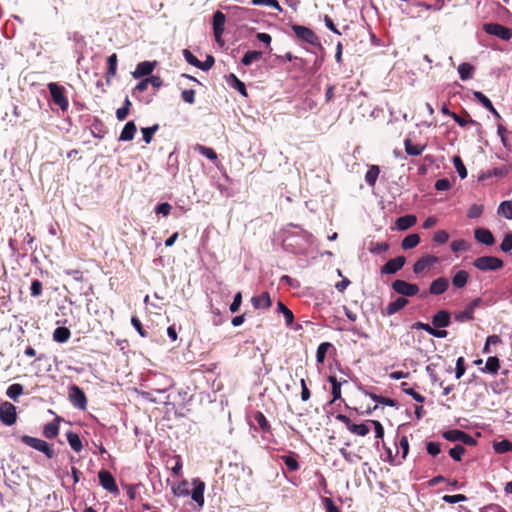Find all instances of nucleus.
<instances>
[{"instance_id":"nucleus-1","label":"nucleus","mask_w":512,"mask_h":512,"mask_svg":"<svg viewBox=\"0 0 512 512\" xmlns=\"http://www.w3.org/2000/svg\"><path fill=\"white\" fill-rule=\"evenodd\" d=\"M20 440L25 445L42 452L48 459H52L55 456V452L52 446L42 439L28 435H22Z\"/></svg>"},{"instance_id":"nucleus-2","label":"nucleus","mask_w":512,"mask_h":512,"mask_svg":"<svg viewBox=\"0 0 512 512\" xmlns=\"http://www.w3.org/2000/svg\"><path fill=\"white\" fill-rule=\"evenodd\" d=\"M51 99L55 105H57L62 111H67L69 107V101L66 96V90L63 86L50 82L47 85Z\"/></svg>"},{"instance_id":"nucleus-3","label":"nucleus","mask_w":512,"mask_h":512,"mask_svg":"<svg viewBox=\"0 0 512 512\" xmlns=\"http://www.w3.org/2000/svg\"><path fill=\"white\" fill-rule=\"evenodd\" d=\"M473 266L480 271H495L501 269L504 262L495 256H481L474 260Z\"/></svg>"},{"instance_id":"nucleus-4","label":"nucleus","mask_w":512,"mask_h":512,"mask_svg":"<svg viewBox=\"0 0 512 512\" xmlns=\"http://www.w3.org/2000/svg\"><path fill=\"white\" fill-rule=\"evenodd\" d=\"M291 29L299 40L314 46H320L319 37L312 29L298 24L291 25Z\"/></svg>"},{"instance_id":"nucleus-5","label":"nucleus","mask_w":512,"mask_h":512,"mask_svg":"<svg viewBox=\"0 0 512 512\" xmlns=\"http://www.w3.org/2000/svg\"><path fill=\"white\" fill-rule=\"evenodd\" d=\"M69 401L78 409L85 410L87 398L84 391L77 385H71L68 391Z\"/></svg>"},{"instance_id":"nucleus-6","label":"nucleus","mask_w":512,"mask_h":512,"mask_svg":"<svg viewBox=\"0 0 512 512\" xmlns=\"http://www.w3.org/2000/svg\"><path fill=\"white\" fill-rule=\"evenodd\" d=\"M392 289L405 297H413L418 294L419 287L417 284L408 283L405 280L397 279L392 283Z\"/></svg>"},{"instance_id":"nucleus-7","label":"nucleus","mask_w":512,"mask_h":512,"mask_svg":"<svg viewBox=\"0 0 512 512\" xmlns=\"http://www.w3.org/2000/svg\"><path fill=\"white\" fill-rule=\"evenodd\" d=\"M442 436L451 442L459 441L469 446L476 444V440L471 435L459 429L445 431Z\"/></svg>"},{"instance_id":"nucleus-8","label":"nucleus","mask_w":512,"mask_h":512,"mask_svg":"<svg viewBox=\"0 0 512 512\" xmlns=\"http://www.w3.org/2000/svg\"><path fill=\"white\" fill-rule=\"evenodd\" d=\"M487 34L497 36L502 40H510L512 38V28L505 27L498 23H487L483 26Z\"/></svg>"},{"instance_id":"nucleus-9","label":"nucleus","mask_w":512,"mask_h":512,"mask_svg":"<svg viewBox=\"0 0 512 512\" xmlns=\"http://www.w3.org/2000/svg\"><path fill=\"white\" fill-rule=\"evenodd\" d=\"M0 420L6 426L16 423L17 412L16 407L12 403L5 401L0 405Z\"/></svg>"},{"instance_id":"nucleus-10","label":"nucleus","mask_w":512,"mask_h":512,"mask_svg":"<svg viewBox=\"0 0 512 512\" xmlns=\"http://www.w3.org/2000/svg\"><path fill=\"white\" fill-rule=\"evenodd\" d=\"M225 22H226V16L223 12L216 11L213 14V23H212L213 24V33H214L215 41L220 45L224 44L222 35L224 32Z\"/></svg>"},{"instance_id":"nucleus-11","label":"nucleus","mask_w":512,"mask_h":512,"mask_svg":"<svg viewBox=\"0 0 512 512\" xmlns=\"http://www.w3.org/2000/svg\"><path fill=\"white\" fill-rule=\"evenodd\" d=\"M439 262V258L433 255H425L419 258L413 265V272L421 274Z\"/></svg>"},{"instance_id":"nucleus-12","label":"nucleus","mask_w":512,"mask_h":512,"mask_svg":"<svg viewBox=\"0 0 512 512\" xmlns=\"http://www.w3.org/2000/svg\"><path fill=\"white\" fill-rule=\"evenodd\" d=\"M481 303L480 298H476L472 300L463 311H460L455 314V320L458 322H466L474 319V311L477 307H479Z\"/></svg>"},{"instance_id":"nucleus-13","label":"nucleus","mask_w":512,"mask_h":512,"mask_svg":"<svg viewBox=\"0 0 512 512\" xmlns=\"http://www.w3.org/2000/svg\"><path fill=\"white\" fill-rule=\"evenodd\" d=\"M101 486L110 493H118L119 489L113 475L107 470H101L98 473Z\"/></svg>"},{"instance_id":"nucleus-14","label":"nucleus","mask_w":512,"mask_h":512,"mask_svg":"<svg viewBox=\"0 0 512 512\" xmlns=\"http://www.w3.org/2000/svg\"><path fill=\"white\" fill-rule=\"evenodd\" d=\"M405 262L406 258L404 256H397L393 259H390L381 267V273L395 274L404 266Z\"/></svg>"},{"instance_id":"nucleus-15","label":"nucleus","mask_w":512,"mask_h":512,"mask_svg":"<svg viewBox=\"0 0 512 512\" xmlns=\"http://www.w3.org/2000/svg\"><path fill=\"white\" fill-rule=\"evenodd\" d=\"M409 301L404 297H398L395 301L390 302L385 309L382 310L383 316H392L403 309Z\"/></svg>"},{"instance_id":"nucleus-16","label":"nucleus","mask_w":512,"mask_h":512,"mask_svg":"<svg viewBox=\"0 0 512 512\" xmlns=\"http://www.w3.org/2000/svg\"><path fill=\"white\" fill-rule=\"evenodd\" d=\"M252 306L255 309H269L272 305V300L268 292H262L260 295L251 298Z\"/></svg>"},{"instance_id":"nucleus-17","label":"nucleus","mask_w":512,"mask_h":512,"mask_svg":"<svg viewBox=\"0 0 512 512\" xmlns=\"http://www.w3.org/2000/svg\"><path fill=\"white\" fill-rule=\"evenodd\" d=\"M448 287V279L445 277H439L431 282L429 293L432 295H441L447 291Z\"/></svg>"},{"instance_id":"nucleus-18","label":"nucleus","mask_w":512,"mask_h":512,"mask_svg":"<svg viewBox=\"0 0 512 512\" xmlns=\"http://www.w3.org/2000/svg\"><path fill=\"white\" fill-rule=\"evenodd\" d=\"M156 61H143V62H140L137 66H136V69L135 71L133 72V77L134 78H141V77H144V76H149L155 66H156Z\"/></svg>"},{"instance_id":"nucleus-19","label":"nucleus","mask_w":512,"mask_h":512,"mask_svg":"<svg viewBox=\"0 0 512 512\" xmlns=\"http://www.w3.org/2000/svg\"><path fill=\"white\" fill-rule=\"evenodd\" d=\"M475 239L487 246H491L495 243V238L490 230L486 228H477L474 231Z\"/></svg>"},{"instance_id":"nucleus-20","label":"nucleus","mask_w":512,"mask_h":512,"mask_svg":"<svg viewBox=\"0 0 512 512\" xmlns=\"http://www.w3.org/2000/svg\"><path fill=\"white\" fill-rule=\"evenodd\" d=\"M432 324L436 328H445L450 325V313L447 310L438 311L432 318Z\"/></svg>"},{"instance_id":"nucleus-21","label":"nucleus","mask_w":512,"mask_h":512,"mask_svg":"<svg viewBox=\"0 0 512 512\" xmlns=\"http://www.w3.org/2000/svg\"><path fill=\"white\" fill-rule=\"evenodd\" d=\"M405 152L409 156H419L423 153L426 148V144H414L411 139L406 138L404 140Z\"/></svg>"},{"instance_id":"nucleus-22","label":"nucleus","mask_w":512,"mask_h":512,"mask_svg":"<svg viewBox=\"0 0 512 512\" xmlns=\"http://www.w3.org/2000/svg\"><path fill=\"white\" fill-rule=\"evenodd\" d=\"M469 280V273L466 270H458L452 277V285L456 289L466 286Z\"/></svg>"},{"instance_id":"nucleus-23","label":"nucleus","mask_w":512,"mask_h":512,"mask_svg":"<svg viewBox=\"0 0 512 512\" xmlns=\"http://www.w3.org/2000/svg\"><path fill=\"white\" fill-rule=\"evenodd\" d=\"M500 369V360L496 356H490L486 360L485 367L481 368V372L496 375Z\"/></svg>"},{"instance_id":"nucleus-24","label":"nucleus","mask_w":512,"mask_h":512,"mask_svg":"<svg viewBox=\"0 0 512 512\" xmlns=\"http://www.w3.org/2000/svg\"><path fill=\"white\" fill-rule=\"evenodd\" d=\"M279 458L284 462V464L286 465L287 469L290 472H295L300 467L297 460V454H295L294 452H289V454L281 455Z\"/></svg>"},{"instance_id":"nucleus-25","label":"nucleus","mask_w":512,"mask_h":512,"mask_svg":"<svg viewBox=\"0 0 512 512\" xmlns=\"http://www.w3.org/2000/svg\"><path fill=\"white\" fill-rule=\"evenodd\" d=\"M253 419L257 423L259 429L264 433H271V425L265 415L261 411L253 413Z\"/></svg>"},{"instance_id":"nucleus-26","label":"nucleus","mask_w":512,"mask_h":512,"mask_svg":"<svg viewBox=\"0 0 512 512\" xmlns=\"http://www.w3.org/2000/svg\"><path fill=\"white\" fill-rule=\"evenodd\" d=\"M416 222L417 218L415 215H404L396 220V227L399 230L404 231L415 225Z\"/></svg>"},{"instance_id":"nucleus-27","label":"nucleus","mask_w":512,"mask_h":512,"mask_svg":"<svg viewBox=\"0 0 512 512\" xmlns=\"http://www.w3.org/2000/svg\"><path fill=\"white\" fill-rule=\"evenodd\" d=\"M137 131V127L133 121H129L125 124L123 130L120 133V141H131Z\"/></svg>"},{"instance_id":"nucleus-28","label":"nucleus","mask_w":512,"mask_h":512,"mask_svg":"<svg viewBox=\"0 0 512 512\" xmlns=\"http://www.w3.org/2000/svg\"><path fill=\"white\" fill-rule=\"evenodd\" d=\"M107 64L106 81L110 84V79L117 73L118 57L116 53H113L108 57Z\"/></svg>"},{"instance_id":"nucleus-29","label":"nucleus","mask_w":512,"mask_h":512,"mask_svg":"<svg viewBox=\"0 0 512 512\" xmlns=\"http://www.w3.org/2000/svg\"><path fill=\"white\" fill-rule=\"evenodd\" d=\"M328 381L331 383L332 389V402H335L336 400L341 399V385L342 382H339L334 375L328 376ZM343 383H347V380H343Z\"/></svg>"},{"instance_id":"nucleus-30","label":"nucleus","mask_w":512,"mask_h":512,"mask_svg":"<svg viewBox=\"0 0 512 512\" xmlns=\"http://www.w3.org/2000/svg\"><path fill=\"white\" fill-rule=\"evenodd\" d=\"M59 434V423L58 419L49 422L43 427V435L48 439H53Z\"/></svg>"},{"instance_id":"nucleus-31","label":"nucleus","mask_w":512,"mask_h":512,"mask_svg":"<svg viewBox=\"0 0 512 512\" xmlns=\"http://www.w3.org/2000/svg\"><path fill=\"white\" fill-rule=\"evenodd\" d=\"M71 337V332L66 327H57L53 332V340L58 343H65Z\"/></svg>"},{"instance_id":"nucleus-32","label":"nucleus","mask_w":512,"mask_h":512,"mask_svg":"<svg viewBox=\"0 0 512 512\" xmlns=\"http://www.w3.org/2000/svg\"><path fill=\"white\" fill-rule=\"evenodd\" d=\"M474 70H475L474 66L471 65L470 63H467V62L461 63L458 66V73H459L460 79L463 81L471 79L473 77Z\"/></svg>"},{"instance_id":"nucleus-33","label":"nucleus","mask_w":512,"mask_h":512,"mask_svg":"<svg viewBox=\"0 0 512 512\" xmlns=\"http://www.w3.org/2000/svg\"><path fill=\"white\" fill-rule=\"evenodd\" d=\"M380 174V168L377 165H370L368 171L365 174V181L371 187L375 186V183Z\"/></svg>"},{"instance_id":"nucleus-34","label":"nucleus","mask_w":512,"mask_h":512,"mask_svg":"<svg viewBox=\"0 0 512 512\" xmlns=\"http://www.w3.org/2000/svg\"><path fill=\"white\" fill-rule=\"evenodd\" d=\"M497 133L501 138L502 144L504 147L511 149L512 148V136L510 137V132L501 124L497 126Z\"/></svg>"},{"instance_id":"nucleus-35","label":"nucleus","mask_w":512,"mask_h":512,"mask_svg":"<svg viewBox=\"0 0 512 512\" xmlns=\"http://www.w3.org/2000/svg\"><path fill=\"white\" fill-rule=\"evenodd\" d=\"M66 436L70 447L75 452H80L83 448V445L79 435L73 431H69Z\"/></svg>"},{"instance_id":"nucleus-36","label":"nucleus","mask_w":512,"mask_h":512,"mask_svg":"<svg viewBox=\"0 0 512 512\" xmlns=\"http://www.w3.org/2000/svg\"><path fill=\"white\" fill-rule=\"evenodd\" d=\"M432 1H433L432 3L417 2V3H415V5L417 7H421L426 10H431V11H440L445 6V0H442V1L441 0H432Z\"/></svg>"},{"instance_id":"nucleus-37","label":"nucleus","mask_w":512,"mask_h":512,"mask_svg":"<svg viewBox=\"0 0 512 512\" xmlns=\"http://www.w3.org/2000/svg\"><path fill=\"white\" fill-rule=\"evenodd\" d=\"M419 242H420V236L418 234H416V233L409 234L402 240L401 247L404 250L412 249V248L416 247L419 244Z\"/></svg>"},{"instance_id":"nucleus-38","label":"nucleus","mask_w":512,"mask_h":512,"mask_svg":"<svg viewBox=\"0 0 512 512\" xmlns=\"http://www.w3.org/2000/svg\"><path fill=\"white\" fill-rule=\"evenodd\" d=\"M262 58L261 51H247L241 59V63L245 66L251 65L253 62L259 61Z\"/></svg>"},{"instance_id":"nucleus-39","label":"nucleus","mask_w":512,"mask_h":512,"mask_svg":"<svg viewBox=\"0 0 512 512\" xmlns=\"http://www.w3.org/2000/svg\"><path fill=\"white\" fill-rule=\"evenodd\" d=\"M204 482H199L192 491V499L200 506L204 504Z\"/></svg>"},{"instance_id":"nucleus-40","label":"nucleus","mask_w":512,"mask_h":512,"mask_svg":"<svg viewBox=\"0 0 512 512\" xmlns=\"http://www.w3.org/2000/svg\"><path fill=\"white\" fill-rule=\"evenodd\" d=\"M493 449L496 453L499 454L512 452V442L507 439H503L499 442H494Z\"/></svg>"},{"instance_id":"nucleus-41","label":"nucleus","mask_w":512,"mask_h":512,"mask_svg":"<svg viewBox=\"0 0 512 512\" xmlns=\"http://www.w3.org/2000/svg\"><path fill=\"white\" fill-rule=\"evenodd\" d=\"M228 82L238 90V92L243 96H248L247 89L245 84L239 80L234 74H230L228 78Z\"/></svg>"},{"instance_id":"nucleus-42","label":"nucleus","mask_w":512,"mask_h":512,"mask_svg":"<svg viewBox=\"0 0 512 512\" xmlns=\"http://www.w3.org/2000/svg\"><path fill=\"white\" fill-rule=\"evenodd\" d=\"M366 395H368L376 403L384 404V405L390 406V407H394L397 405V402L391 398L380 396V395H377L372 392H366Z\"/></svg>"},{"instance_id":"nucleus-43","label":"nucleus","mask_w":512,"mask_h":512,"mask_svg":"<svg viewBox=\"0 0 512 512\" xmlns=\"http://www.w3.org/2000/svg\"><path fill=\"white\" fill-rule=\"evenodd\" d=\"M498 213L507 219H512V200H506L500 203Z\"/></svg>"},{"instance_id":"nucleus-44","label":"nucleus","mask_w":512,"mask_h":512,"mask_svg":"<svg viewBox=\"0 0 512 512\" xmlns=\"http://www.w3.org/2000/svg\"><path fill=\"white\" fill-rule=\"evenodd\" d=\"M195 150L198 151L201 155L207 157L211 161H215L217 159V153L210 147L197 144Z\"/></svg>"},{"instance_id":"nucleus-45","label":"nucleus","mask_w":512,"mask_h":512,"mask_svg":"<svg viewBox=\"0 0 512 512\" xmlns=\"http://www.w3.org/2000/svg\"><path fill=\"white\" fill-rule=\"evenodd\" d=\"M23 394V386L21 384L15 383L8 387L6 391V395L13 400H17V398Z\"/></svg>"},{"instance_id":"nucleus-46","label":"nucleus","mask_w":512,"mask_h":512,"mask_svg":"<svg viewBox=\"0 0 512 512\" xmlns=\"http://www.w3.org/2000/svg\"><path fill=\"white\" fill-rule=\"evenodd\" d=\"M278 311L281 312L285 318L286 324L290 326L294 321L293 312L287 308L282 302L277 303Z\"/></svg>"},{"instance_id":"nucleus-47","label":"nucleus","mask_w":512,"mask_h":512,"mask_svg":"<svg viewBox=\"0 0 512 512\" xmlns=\"http://www.w3.org/2000/svg\"><path fill=\"white\" fill-rule=\"evenodd\" d=\"M91 133L96 138H102L105 135L106 131L102 121L95 119L91 126Z\"/></svg>"},{"instance_id":"nucleus-48","label":"nucleus","mask_w":512,"mask_h":512,"mask_svg":"<svg viewBox=\"0 0 512 512\" xmlns=\"http://www.w3.org/2000/svg\"><path fill=\"white\" fill-rule=\"evenodd\" d=\"M349 431L353 434L359 435V436H365L369 433L370 428L367 424L361 423V424H352L350 426Z\"/></svg>"},{"instance_id":"nucleus-49","label":"nucleus","mask_w":512,"mask_h":512,"mask_svg":"<svg viewBox=\"0 0 512 512\" xmlns=\"http://www.w3.org/2000/svg\"><path fill=\"white\" fill-rule=\"evenodd\" d=\"M331 347L329 342L321 343L316 351V360L318 363H323L327 354L328 349Z\"/></svg>"},{"instance_id":"nucleus-50","label":"nucleus","mask_w":512,"mask_h":512,"mask_svg":"<svg viewBox=\"0 0 512 512\" xmlns=\"http://www.w3.org/2000/svg\"><path fill=\"white\" fill-rule=\"evenodd\" d=\"M474 98L483 105L487 110H492V102L490 99L480 91L473 92Z\"/></svg>"},{"instance_id":"nucleus-51","label":"nucleus","mask_w":512,"mask_h":512,"mask_svg":"<svg viewBox=\"0 0 512 512\" xmlns=\"http://www.w3.org/2000/svg\"><path fill=\"white\" fill-rule=\"evenodd\" d=\"M453 163H454L456 171L459 174V177L461 179L466 178L467 177V169H466L463 161L461 160V158L459 156H455L453 158Z\"/></svg>"},{"instance_id":"nucleus-52","label":"nucleus","mask_w":512,"mask_h":512,"mask_svg":"<svg viewBox=\"0 0 512 512\" xmlns=\"http://www.w3.org/2000/svg\"><path fill=\"white\" fill-rule=\"evenodd\" d=\"M251 4L254 6L265 5V6L273 7L276 10H278L279 12L283 11L282 7L280 6V4L277 0H251Z\"/></svg>"},{"instance_id":"nucleus-53","label":"nucleus","mask_w":512,"mask_h":512,"mask_svg":"<svg viewBox=\"0 0 512 512\" xmlns=\"http://www.w3.org/2000/svg\"><path fill=\"white\" fill-rule=\"evenodd\" d=\"M158 128V124H155L152 127H145L141 129L145 143L149 144L152 141L153 135L158 130Z\"/></svg>"},{"instance_id":"nucleus-54","label":"nucleus","mask_w":512,"mask_h":512,"mask_svg":"<svg viewBox=\"0 0 512 512\" xmlns=\"http://www.w3.org/2000/svg\"><path fill=\"white\" fill-rule=\"evenodd\" d=\"M465 448L462 445H455L453 448L449 450V455L455 461H461L463 455L465 454Z\"/></svg>"},{"instance_id":"nucleus-55","label":"nucleus","mask_w":512,"mask_h":512,"mask_svg":"<svg viewBox=\"0 0 512 512\" xmlns=\"http://www.w3.org/2000/svg\"><path fill=\"white\" fill-rule=\"evenodd\" d=\"M449 240V234L445 230H438L434 233L433 241L438 244L442 245L445 244Z\"/></svg>"},{"instance_id":"nucleus-56","label":"nucleus","mask_w":512,"mask_h":512,"mask_svg":"<svg viewBox=\"0 0 512 512\" xmlns=\"http://www.w3.org/2000/svg\"><path fill=\"white\" fill-rule=\"evenodd\" d=\"M469 249V244L465 240H455L451 243V250L454 253L466 251Z\"/></svg>"},{"instance_id":"nucleus-57","label":"nucleus","mask_w":512,"mask_h":512,"mask_svg":"<svg viewBox=\"0 0 512 512\" xmlns=\"http://www.w3.org/2000/svg\"><path fill=\"white\" fill-rule=\"evenodd\" d=\"M196 92L193 89H185L181 92V98L184 102L188 104L195 103Z\"/></svg>"},{"instance_id":"nucleus-58","label":"nucleus","mask_w":512,"mask_h":512,"mask_svg":"<svg viewBox=\"0 0 512 512\" xmlns=\"http://www.w3.org/2000/svg\"><path fill=\"white\" fill-rule=\"evenodd\" d=\"M131 324L136 329V331L139 333V335L141 337H147L148 336V333L143 328V325H142L141 321L139 320V318L137 316H132Z\"/></svg>"},{"instance_id":"nucleus-59","label":"nucleus","mask_w":512,"mask_h":512,"mask_svg":"<svg viewBox=\"0 0 512 512\" xmlns=\"http://www.w3.org/2000/svg\"><path fill=\"white\" fill-rule=\"evenodd\" d=\"M483 210H484V208L482 205L473 204L469 208L467 216H468V218H471V219L478 218L483 213Z\"/></svg>"},{"instance_id":"nucleus-60","label":"nucleus","mask_w":512,"mask_h":512,"mask_svg":"<svg viewBox=\"0 0 512 512\" xmlns=\"http://www.w3.org/2000/svg\"><path fill=\"white\" fill-rule=\"evenodd\" d=\"M466 371L465 360L463 357H459L456 361L455 376L460 379Z\"/></svg>"},{"instance_id":"nucleus-61","label":"nucleus","mask_w":512,"mask_h":512,"mask_svg":"<svg viewBox=\"0 0 512 512\" xmlns=\"http://www.w3.org/2000/svg\"><path fill=\"white\" fill-rule=\"evenodd\" d=\"M442 499L446 503L454 504V503L466 501L467 497L464 494H456V495H444Z\"/></svg>"},{"instance_id":"nucleus-62","label":"nucleus","mask_w":512,"mask_h":512,"mask_svg":"<svg viewBox=\"0 0 512 512\" xmlns=\"http://www.w3.org/2000/svg\"><path fill=\"white\" fill-rule=\"evenodd\" d=\"M30 292L33 297H39L42 294V282L38 279L33 280Z\"/></svg>"},{"instance_id":"nucleus-63","label":"nucleus","mask_w":512,"mask_h":512,"mask_svg":"<svg viewBox=\"0 0 512 512\" xmlns=\"http://www.w3.org/2000/svg\"><path fill=\"white\" fill-rule=\"evenodd\" d=\"M501 251L507 253L512 250V233H508L505 235L501 245H500Z\"/></svg>"},{"instance_id":"nucleus-64","label":"nucleus","mask_w":512,"mask_h":512,"mask_svg":"<svg viewBox=\"0 0 512 512\" xmlns=\"http://www.w3.org/2000/svg\"><path fill=\"white\" fill-rule=\"evenodd\" d=\"M326 512H340L339 508L335 505L331 498L325 497L322 500Z\"/></svg>"}]
</instances>
